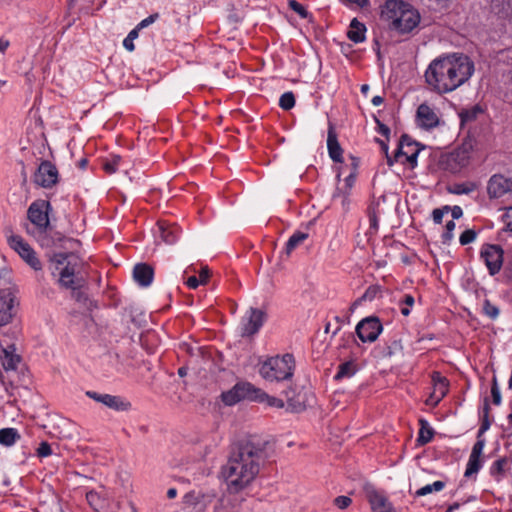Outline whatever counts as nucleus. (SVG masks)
I'll return each mask as SVG.
<instances>
[{
	"mask_svg": "<svg viewBox=\"0 0 512 512\" xmlns=\"http://www.w3.org/2000/svg\"><path fill=\"white\" fill-rule=\"evenodd\" d=\"M295 370V359L292 354L274 356L264 361L260 368V375L267 381H284L292 378Z\"/></svg>",
	"mask_w": 512,
	"mask_h": 512,
	"instance_id": "39448f33",
	"label": "nucleus"
},
{
	"mask_svg": "<svg viewBox=\"0 0 512 512\" xmlns=\"http://www.w3.org/2000/svg\"><path fill=\"white\" fill-rule=\"evenodd\" d=\"M357 371V366L353 361H347L339 365L338 371L334 376L335 380L351 378Z\"/></svg>",
	"mask_w": 512,
	"mask_h": 512,
	"instance_id": "bb28decb",
	"label": "nucleus"
},
{
	"mask_svg": "<svg viewBox=\"0 0 512 512\" xmlns=\"http://www.w3.org/2000/svg\"><path fill=\"white\" fill-rule=\"evenodd\" d=\"M262 454L263 450L252 442L241 443L232 450L226 465L222 468L231 490H242L256 477Z\"/></svg>",
	"mask_w": 512,
	"mask_h": 512,
	"instance_id": "f03ea898",
	"label": "nucleus"
},
{
	"mask_svg": "<svg viewBox=\"0 0 512 512\" xmlns=\"http://www.w3.org/2000/svg\"><path fill=\"white\" fill-rule=\"evenodd\" d=\"M503 249L499 245L486 244L482 247L480 257L484 260L490 275L497 274L503 263Z\"/></svg>",
	"mask_w": 512,
	"mask_h": 512,
	"instance_id": "9d476101",
	"label": "nucleus"
},
{
	"mask_svg": "<svg viewBox=\"0 0 512 512\" xmlns=\"http://www.w3.org/2000/svg\"><path fill=\"white\" fill-rule=\"evenodd\" d=\"M487 191L490 198H500L512 192V179L503 175H493L488 182Z\"/></svg>",
	"mask_w": 512,
	"mask_h": 512,
	"instance_id": "f3484780",
	"label": "nucleus"
},
{
	"mask_svg": "<svg viewBox=\"0 0 512 512\" xmlns=\"http://www.w3.org/2000/svg\"><path fill=\"white\" fill-rule=\"evenodd\" d=\"M86 499L88 503L95 509L98 510L97 502L99 500V496L96 492L90 491L86 494Z\"/></svg>",
	"mask_w": 512,
	"mask_h": 512,
	"instance_id": "3c124183",
	"label": "nucleus"
},
{
	"mask_svg": "<svg viewBox=\"0 0 512 512\" xmlns=\"http://www.w3.org/2000/svg\"><path fill=\"white\" fill-rule=\"evenodd\" d=\"M52 454L51 446L47 442L40 443L37 449V455L39 457H48Z\"/></svg>",
	"mask_w": 512,
	"mask_h": 512,
	"instance_id": "49530a36",
	"label": "nucleus"
},
{
	"mask_svg": "<svg viewBox=\"0 0 512 512\" xmlns=\"http://www.w3.org/2000/svg\"><path fill=\"white\" fill-rule=\"evenodd\" d=\"M210 277V270L207 266L202 267L198 279L201 284H206Z\"/></svg>",
	"mask_w": 512,
	"mask_h": 512,
	"instance_id": "5fc2aeb1",
	"label": "nucleus"
},
{
	"mask_svg": "<svg viewBox=\"0 0 512 512\" xmlns=\"http://www.w3.org/2000/svg\"><path fill=\"white\" fill-rule=\"evenodd\" d=\"M351 4H356L359 7H364L369 4V0H347Z\"/></svg>",
	"mask_w": 512,
	"mask_h": 512,
	"instance_id": "680f3d73",
	"label": "nucleus"
},
{
	"mask_svg": "<svg viewBox=\"0 0 512 512\" xmlns=\"http://www.w3.org/2000/svg\"><path fill=\"white\" fill-rule=\"evenodd\" d=\"M139 31L138 29H132L127 37L123 40V46L128 51L132 52L135 49L134 40L138 37Z\"/></svg>",
	"mask_w": 512,
	"mask_h": 512,
	"instance_id": "58836bf2",
	"label": "nucleus"
},
{
	"mask_svg": "<svg viewBox=\"0 0 512 512\" xmlns=\"http://www.w3.org/2000/svg\"><path fill=\"white\" fill-rule=\"evenodd\" d=\"M48 207L49 202L41 200L33 202L28 208V219L40 230H45L49 225Z\"/></svg>",
	"mask_w": 512,
	"mask_h": 512,
	"instance_id": "ddd939ff",
	"label": "nucleus"
},
{
	"mask_svg": "<svg viewBox=\"0 0 512 512\" xmlns=\"http://www.w3.org/2000/svg\"><path fill=\"white\" fill-rule=\"evenodd\" d=\"M352 500L347 496H338L334 499V504L339 509H345L351 504Z\"/></svg>",
	"mask_w": 512,
	"mask_h": 512,
	"instance_id": "8fccbe9b",
	"label": "nucleus"
},
{
	"mask_svg": "<svg viewBox=\"0 0 512 512\" xmlns=\"http://www.w3.org/2000/svg\"><path fill=\"white\" fill-rule=\"evenodd\" d=\"M510 460L506 457L497 459L490 467L491 476L497 481H501L508 469Z\"/></svg>",
	"mask_w": 512,
	"mask_h": 512,
	"instance_id": "b1692460",
	"label": "nucleus"
},
{
	"mask_svg": "<svg viewBox=\"0 0 512 512\" xmlns=\"http://www.w3.org/2000/svg\"><path fill=\"white\" fill-rule=\"evenodd\" d=\"M402 343L399 339H390L383 346L376 348L379 357L390 358L402 351Z\"/></svg>",
	"mask_w": 512,
	"mask_h": 512,
	"instance_id": "4be33fe9",
	"label": "nucleus"
},
{
	"mask_svg": "<svg viewBox=\"0 0 512 512\" xmlns=\"http://www.w3.org/2000/svg\"><path fill=\"white\" fill-rule=\"evenodd\" d=\"M57 181V168L49 161L41 162L34 175V182L41 187L51 188Z\"/></svg>",
	"mask_w": 512,
	"mask_h": 512,
	"instance_id": "4468645a",
	"label": "nucleus"
},
{
	"mask_svg": "<svg viewBox=\"0 0 512 512\" xmlns=\"http://www.w3.org/2000/svg\"><path fill=\"white\" fill-rule=\"evenodd\" d=\"M8 45V41L0 39V52H4L7 49Z\"/></svg>",
	"mask_w": 512,
	"mask_h": 512,
	"instance_id": "774afa93",
	"label": "nucleus"
},
{
	"mask_svg": "<svg viewBox=\"0 0 512 512\" xmlns=\"http://www.w3.org/2000/svg\"><path fill=\"white\" fill-rule=\"evenodd\" d=\"M259 395L262 394L253 384L249 382H240L232 389L223 392L221 398L226 405L231 406L244 399L252 401V399L259 398Z\"/></svg>",
	"mask_w": 512,
	"mask_h": 512,
	"instance_id": "6e6552de",
	"label": "nucleus"
},
{
	"mask_svg": "<svg viewBox=\"0 0 512 512\" xmlns=\"http://www.w3.org/2000/svg\"><path fill=\"white\" fill-rule=\"evenodd\" d=\"M177 226L178 225L175 222L162 219V240L167 243H173L179 234Z\"/></svg>",
	"mask_w": 512,
	"mask_h": 512,
	"instance_id": "393cba45",
	"label": "nucleus"
},
{
	"mask_svg": "<svg viewBox=\"0 0 512 512\" xmlns=\"http://www.w3.org/2000/svg\"><path fill=\"white\" fill-rule=\"evenodd\" d=\"M371 102L374 106H379L384 102V99L382 96L377 95L372 98Z\"/></svg>",
	"mask_w": 512,
	"mask_h": 512,
	"instance_id": "0e129e2a",
	"label": "nucleus"
},
{
	"mask_svg": "<svg viewBox=\"0 0 512 512\" xmlns=\"http://www.w3.org/2000/svg\"><path fill=\"white\" fill-rule=\"evenodd\" d=\"M482 467L481 457H477L474 455L469 456L465 477H471L473 474H476Z\"/></svg>",
	"mask_w": 512,
	"mask_h": 512,
	"instance_id": "473e14b6",
	"label": "nucleus"
},
{
	"mask_svg": "<svg viewBox=\"0 0 512 512\" xmlns=\"http://www.w3.org/2000/svg\"><path fill=\"white\" fill-rule=\"evenodd\" d=\"M20 436L14 428H3L0 430V443L5 446L13 445Z\"/></svg>",
	"mask_w": 512,
	"mask_h": 512,
	"instance_id": "cd10ccee",
	"label": "nucleus"
},
{
	"mask_svg": "<svg viewBox=\"0 0 512 512\" xmlns=\"http://www.w3.org/2000/svg\"><path fill=\"white\" fill-rule=\"evenodd\" d=\"M473 191V186L467 184L457 185L454 189V193L456 194H469Z\"/></svg>",
	"mask_w": 512,
	"mask_h": 512,
	"instance_id": "864d4df0",
	"label": "nucleus"
},
{
	"mask_svg": "<svg viewBox=\"0 0 512 512\" xmlns=\"http://www.w3.org/2000/svg\"><path fill=\"white\" fill-rule=\"evenodd\" d=\"M417 121L420 127L424 129H432L439 124L437 113L426 103H422L417 108Z\"/></svg>",
	"mask_w": 512,
	"mask_h": 512,
	"instance_id": "a211bd4d",
	"label": "nucleus"
},
{
	"mask_svg": "<svg viewBox=\"0 0 512 512\" xmlns=\"http://www.w3.org/2000/svg\"><path fill=\"white\" fill-rule=\"evenodd\" d=\"M289 7L297 13L301 18L305 19L308 16L307 10L304 8L302 4L297 2L296 0L289 1Z\"/></svg>",
	"mask_w": 512,
	"mask_h": 512,
	"instance_id": "37998d69",
	"label": "nucleus"
},
{
	"mask_svg": "<svg viewBox=\"0 0 512 512\" xmlns=\"http://www.w3.org/2000/svg\"><path fill=\"white\" fill-rule=\"evenodd\" d=\"M445 487V483L443 481H435L432 484H427L422 488L418 489L415 493L416 496H425L432 492H439Z\"/></svg>",
	"mask_w": 512,
	"mask_h": 512,
	"instance_id": "72a5a7b5",
	"label": "nucleus"
},
{
	"mask_svg": "<svg viewBox=\"0 0 512 512\" xmlns=\"http://www.w3.org/2000/svg\"><path fill=\"white\" fill-rule=\"evenodd\" d=\"M451 214H452L453 219H458V218L462 217L463 211H462L461 207L454 206L451 209Z\"/></svg>",
	"mask_w": 512,
	"mask_h": 512,
	"instance_id": "13d9d810",
	"label": "nucleus"
},
{
	"mask_svg": "<svg viewBox=\"0 0 512 512\" xmlns=\"http://www.w3.org/2000/svg\"><path fill=\"white\" fill-rule=\"evenodd\" d=\"M450 210V207L449 206H444L442 208H436L433 210L432 212V218H433V221L436 223V224H441L442 223V219H443V216L445 213H448Z\"/></svg>",
	"mask_w": 512,
	"mask_h": 512,
	"instance_id": "c03bdc74",
	"label": "nucleus"
},
{
	"mask_svg": "<svg viewBox=\"0 0 512 512\" xmlns=\"http://www.w3.org/2000/svg\"><path fill=\"white\" fill-rule=\"evenodd\" d=\"M492 400L495 405H499L501 403V395L498 387L496 377L493 378L492 387H491Z\"/></svg>",
	"mask_w": 512,
	"mask_h": 512,
	"instance_id": "a18cd8bd",
	"label": "nucleus"
},
{
	"mask_svg": "<svg viewBox=\"0 0 512 512\" xmlns=\"http://www.w3.org/2000/svg\"><path fill=\"white\" fill-rule=\"evenodd\" d=\"M421 428L419 430V435L417 441L420 445H425L429 443L433 438V430L430 428L426 421L421 420Z\"/></svg>",
	"mask_w": 512,
	"mask_h": 512,
	"instance_id": "2f4dec72",
	"label": "nucleus"
},
{
	"mask_svg": "<svg viewBox=\"0 0 512 512\" xmlns=\"http://www.w3.org/2000/svg\"><path fill=\"white\" fill-rule=\"evenodd\" d=\"M266 320L264 311L257 308H250L242 320L241 335L250 337L258 333Z\"/></svg>",
	"mask_w": 512,
	"mask_h": 512,
	"instance_id": "9b49d317",
	"label": "nucleus"
},
{
	"mask_svg": "<svg viewBox=\"0 0 512 512\" xmlns=\"http://www.w3.org/2000/svg\"><path fill=\"white\" fill-rule=\"evenodd\" d=\"M121 163L122 158L119 155H112L110 158L104 160L102 166L104 171L111 175L119 170Z\"/></svg>",
	"mask_w": 512,
	"mask_h": 512,
	"instance_id": "c756f323",
	"label": "nucleus"
},
{
	"mask_svg": "<svg viewBox=\"0 0 512 512\" xmlns=\"http://www.w3.org/2000/svg\"><path fill=\"white\" fill-rule=\"evenodd\" d=\"M365 32V25L354 18L350 23L347 36L354 43H361L365 40Z\"/></svg>",
	"mask_w": 512,
	"mask_h": 512,
	"instance_id": "5701e85b",
	"label": "nucleus"
},
{
	"mask_svg": "<svg viewBox=\"0 0 512 512\" xmlns=\"http://www.w3.org/2000/svg\"><path fill=\"white\" fill-rule=\"evenodd\" d=\"M177 495V490L175 488H170L168 491H167V497L169 499H173L175 498Z\"/></svg>",
	"mask_w": 512,
	"mask_h": 512,
	"instance_id": "338daca9",
	"label": "nucleus"
},
{
	"mask_svg": "<svg viewBox=\"0 0 512 512\" xmlns=\"http://www.w3.org/2000/svg\"><path fill=\"white\" fill-rule=\"evenodd\" d=\"M455 229V223L454 221H449L446 223L445 231L442 234V242L444 244H449L450 241L453 239V230Z\"/></svg>",
	"mask_w": 512,
	"mask_h": 512,
	"instance_id": "79ce46f5",
	"label": "nucleus"
},
{
	"mask_svg": "<svg viewBox=\"0 0 512 512\" xmlns=\"http://www.w3.org/2000/svg\"><path fill=\"white\" fill-rule=\"evenodd\" d=\"M477 237V232L473 229L465 230L459 238V242L461 245H467L475 241Z\"/></svg>",
	"mask_w": 512,
	"mask_h": 512,
	"instance_id": "ea45409f",
	"label": "nucleus"
},
{
	"mask_svg": "<svg viewBox=\"0 0 512 512\" xmlns=\"http://www.w3.org/2000/svg\"><path fill=\"white\" fill-rule=\"evenodd\" d=\"M391 28L400 33H409L420 23V15L410 4L403 1L387 0L381 13Z\"/></svg>",
	"mask_w": 512,
	"mask_h": 512,
	"instance_id": "7ed1b4c3",
	"label": "nucleus"
},
{
	"mask_svg": "<svg viewBox=\"0 0 512 512\" xmlns=\"http://www.w3.org/2000/svg\"><path fill=\"white\" fill-rule=\"evenodd\" d=\"M279 106L283 110H290L295 106V96L292 92H285L279 99Z\"/></svg>",
	"mask_w": 512,
	"mask_h": 512,
	"instance_id": "c9c22d12",
	"label": "nucleus"
},
{
	"mask_svg": "<svg viewBox=\"0 0 512 512\" xmlns=\"http://www.w3.org/2000/svg\"><path fill=\"white\" fill-rule=\"evenodd\" d=\"M157 19H158L157 13L151 14L147 18L143 19L140 23H138V25L135 28L138 29V31H140L141 29L148 27L149 25L154 23Z\"/></svg>",
	"mask_w": 512,
	"mask_h": 512,
	"instance_id": "de8ad7c7",
	"label": "nucleus"
},
{
	"mask_svg": "<svg viewBox=\"0 0 512 512\" xmlns=\"http://www.w3.org/2000/svg\"><path fill=\"white\" fill-rule=\"evenodd\" d=\"M308 233H304L301 231L295 232L287 241L284 253L286 256H290V254L298 247L300 246L307 238Z\"/></svg>",
	"mask_w": 512,
	"mask_h": 512,
	"instance_id": "a878e982",
	"label": "nucleus"
},
{
	"mask_svg": "<svg viewBox=\"0 0 512 512\" xmlns=\"http://www.w3.org/2000/svg\"><path fill=\"white\" fill-rule=\"evenodd\" d=\"M377 126H378V132L385 136L386 138H389L390 135V129L387 125L381 123L379 120H376Z\"/></svg>",
	"mask_w": 512,
	"mask_h": 512,
	"instance_id": "4d7b16f0",
	"label": "nucleus"
},
{
	"mask_svg": "<svg viewBox=\"0 0 512 512\" xmlns=\"http://www.w3.org/2000/svg\"><path fill=\"white\" fill-rule=\"evenodd\" d=\"M433 391L426 400V404L436 406L447 394L449 382L439 372L432 374Z\"/></svg>",
	"mask_w": 512,
	"mask_h": 512,
	"instance_id": "dca6fc26",
	"label": "nucleus"
},
{
	"mask_svg": "<svg viewBox=\"0 0 512 512\" xmlns=\"http://www.w3.org/2000/svg\"><path fill=\"white\" fill-rule=\"evenodd\" d=\"M383 330L380 319L376 316H368L356 325L355 332L362 342L372 343L377 340Z\"/></svg>",
	"mask_w": 512,
	"mask_h": 512,
	"instance_id": "1a4fd4ad",
	"label": "nucleus"
},
{
	"mask_svg": "<svg viewBox=\"0 0 512 512\" xmlns=\"http://www.w3.org/2000/svg\"><path fill=\"white\" fill-rule=\"evenodd\" d=\"M6 237L10 248L17 252L27 264L35 270L41 269V262L36 257L34 250L20 235H16L9 230Z\"/></svg>",
	"mask_w": 512,
	"mask_h": 512,
	"instance_id": "423d86ee",
	"label": "nucleus"
},
{
	"mask_svg": "<svg viewBox=\"0 0 512 512\" xmlns=\"http://www.w3.org/2000/svg\"><path fill=\"white\" fill-rule=\"evenodd\" d=\"M474 73V63L464 54L453 53L434 59L425 72L429 87L446 94L466 83Z\"/></svg>",
	"mask_w": 512,
	"mask_h": 512,
	"instance_id": "f257e3e1",
	"label": "nucleus"
},
{
	"mask_svg": "<svg viewBox=\"0 0 512 512\" xmlns=\"http://www.w3.org/2000/svg\"><path fill=\"white\" fill-rule=\"evenodd\" d=\"M16 314L15 297L10 290H0V327L8 325Z\"/></svg>",
	"mask_w": 512,
	"mask_h": 512,
	"instance_id": "2eb2a0df",
	"label": "nucleus"
},
{
	"mask_svg": "<svg viewBox=\"0 0 512 512\" xmlns=\"http://www.w3.org/2000/svg\"><path fill=\"white\" fill-rule=\"evenodd\" d=\"M420 151L419 143L404 134L401 136L395 151V160L401 164H408L410 168L414 169L417 166Z\"/></svg>",
	"mask_w": 512,
	"mask_h": 512,
	"instance_id": "0eeeda50",
	"label": "nucleus"
},
{
	"mask_svg": "<svg viewBox=\"0 0 512 512\" xmlns=\"http://www.w3.org/2000/svg\"><path fill=\"white\" fill-rule=\"evenodd\" d=\"M504 225H505V231L512 232V207H509L505 214L502 217Z\"/></svg>",
	"mask_w": 512,
	"mask_h": 512,
	"instance_id": "09e8293b",
	"label": "nucleus"
},
{
	"mask_svg": "<svg viewBox=\"0 0 512 512\" xmlns=\"http://www.w3.org/2000/svg\"><path fill=\"white\" fill-rule=\"evenodd\" d=\"M483 112L482 108L479 105H474L468 109H463L459 113V117L461 119V123L465 124L471 121H474L479 114Z\"/></svg>",
	"mask_w": 512,
	"mask_h": 512,
	"instance_id": "c85d7f7f",
	"label": "nucleus"
},
{
	"mask_svg": "<svg viewBox=\"0 0 512 512\" xmlns=\"http://www.w3.org/2000/svg\"><path fill=\"white\" fill-rule=\"evenodd\" d=\"M257 390L263 394V395H259V398L257 399H252V401H256V402H266L268 406L270 407H276V408H283L284 407V402L283 400L279 399V398H276L274 396H269L267 393H265L262 389L260 388H257Z\"/></svg>",
	"mask_w": 512,
	"mask_h": 512,
	"instance_id": "7c9ffc66",
	"label": "nucleus"
},
{
	"mask_svg": "<svg viewBox=\"0 0 512 512\" xmlns=\"http://www.w3.org/2000/svg\"><path fill=\"white\" fill-rule=\"evenodd\" d=\"M15 350L14 345L1 349L0 362L6 372L15 371L21 360L20 356L15 353Z\"/></svg>",
	"mask_w": 512,
	"mask_h": 512,
	"instance_id": "aec40b11",
	"label": "nucleus"
},
{
	"mask_svg": "<svg viewBox=\"0 0 512 512\" xmlns=\"http://www.w3.org/2000/svg\"><path fill=\"white\" fill-rule=\"evenodd\" d=\"M414 303V297L411 294H405L402 299L399 300L401 314L408 316L410 314V307H412Z\"/></svg>",
	"mask_w": 512,
	"mask_h": 512,
	"instance_id": "f704fd0d",
	"label": "nucleus"
},
{
	"mask_svg": "<svg viewBox=\"0 0 512 512\" xmlns=\"http://www.w3.org/2000/svg\"><path fill=\"white\" fill-rule=\"evenodd\" d=\"M86 395L90 399L102 403L106 407L118 412L129 411L132 407L130 401L122 396L101 394L95 391H87Z\"/></svg>",
	"mask_w": 512,
	"mask_h": 512,
	"instance_id": "f8f14e48",
	"label": "nucleus"
},
{
	"mask_svg": "<svg viewBox=\"0 0 512 512\" xmlns=\"http://www.w3.org/2000/svg\"><path fill=\"white\" fill-rule=\"evenodd\" d=\"M379 292L380 289L378 286H369L364 294L356 301V304L361 303L362 301L374 300Z\"/></svg>",
	"mask_w": 512,
	"mask_h": 512,
	"instance_id": "4c0bfd02",
	"label": "nucleus"
},
{
	"mask_svg": "<svg viewBox=\"0 0 512 512\" xmlns=\"http://www.w3.org/2000/svg\"><path fill=\"white\" fill-rule=\"evenodd\" d=\"M385 157H386V161H387L388 166H393V164L395 162H397L395 160V155L392 157V156L389 155V153H387V154H385Z\"/></svg>",
	"mask_w": 512,
	"mask_h": 512,
	"instance_id": "69168bd1",
	"label": "nucleus"
},
{
	"mask_svg": "<svg viewBox=\"0 0 512 512\" xmlns=\"http://www.w3.org/2000/svg\"><path fill=\"white\" fill-rule=\"evenodd\" d=\"M351 172H354L356 174L357 168L359 166V159L356 157L351 156Z\"/></svg>",
	"mask_w": 512,
	"mask_h": 512,
	"instance_id": "052dcab7",
	"label": "nucleus"
},
{
	"mask_svg": "<svg viewBox=\"0 0 512 512\" xmlns=\"http://www.w3.org/2000/svg\"><path fill=\"white\" fill-rule=\"evenodd\" d=\"M327 148L330 158L336 163L343 162V149L341 148L337 134L332 126L329 127L327 135Z\"/></svg>",
	"mask_w": 512,
	"mask_h": 512,
	"instance_id": "412c9836",
	"label": "nucleus"
},
{
	"mask_svg": "<svg viewBox=\"0 0 512 512\" xmlns=\"http://www.w3.org/2000/svg\"><path fill=\"white\" fill-rule=\"evenodd\" d=\"M53 273H58V283L66 289L76 290L83 284L79 275L81 262L73 253L59 252L51 258Z\"/></svg>",
	"mask_w": 512,
	"mask_h": 512,
	"instance_id": "20e7f679",
	"label": "nucleus"
},
{
	"mask_svg": "<svg viewBox=\"0 0 512 512\" xmlns=\"http://www.w3.org/2000/svg\"><path fill=\"white\" fill-rule=\"evenodd\" d=\"M133 279L141 287H149L154 279V269L146 263H138L133 268Z\"/></svg>",
	"mask_w": 512,
	"mask_h": 512,
	"instance_id": "6ab92c4d",
	"label": "nucleus"
},
{
	"mask_svg": "<svg viewBox=\"0 0 512 512\" xmlns=\"http://www.w3.org/2000/svg\"><path fill=\"white\" fill-rule=\"evenodd\" d=\"M371 504L375 512L391 507L386 498L380 495H375L371 500Z\"/></svg>",
	"mask_w": 512,
	"mask_h": 512,
	"instance_id": "e433bc0d",
	"label": "nucleus"
},
{
	"mask_svg": "<svg viewBox=\"0 0 512 512\" xmlns=\"http://www.w3.org/2000/svg\"><path fill=\"white\" fill-rule=\"evenodd\" d=\"M484 448V441L478 440L472 448L471 455L481 457Z\"/></svg>",
	"mask_w": 512,
	"mask_h": 512,
	"instance_id": "603ef678",
	"label": "nucleus"
},
{
	"mask_svg": "<svg viewBox=\"0 0 512 512\" xmlns=\"http://www.w3.org/2000/svg\"><path fill=\"white\" fill-rule=\"evenodd\" d=\"M355 173L354 172H350L349 175L345 178V182H346V185L350 188L352 187L353 183H354V180H355Z\"/></svg>",
	"mask_w": 512,
	"mask_h": 512,
	"instance_id": "bf43d9fd",
	"label": "nucleus"
},
{
	"mask_svg": "<svg viewBox=\"0 0 512 512\" xmlns=\"http://www.w3.org/2000/svg\"><path fill=\"white\" fill-rule=\"evenodd\" d=\"M377 143L380 145L381 147V150L383 151L384 154H387L389 153L388 150H389V147H388V144L383 141V140H380V139H376Z\"/></svg>",
	"mask_w": 512,
	"mask_h": 512,
	"instance_id": "e2e57ef3",
	"label": "nucleus"
},
{
	"mask_svg": "<svg viewBox=\"0 0 512 512\" xmlns=\"http://www.w3.org/2000/svg\"><path fill=\"white\" fill-rule=\"evenodd\" d=\"M201 284L200 280L196 276H190L186 280V285L190 289H196Z\"/></svg>",
	"mask_w": 512,
	"mask_h": 512,
	"instance_id": "6e6d98bb",
	"label": "nucleus"
},
{
	"mask_svg": "<svg viewBox=\"0 0 512 512\" xmlns=\"http://www.w3.org/2000/svg\"><path fill=\"white\" fill-rule=\"evenodd\" d=\"M483 311L491 319H495L499 315V309L495 305L491 304L490 301L485 300L483 304Z\"/></svg>",
	"mask_w": 512,
	"mask_h": 512,
	"instance_id": "a19ab883",
	"label": "nucleus"
}]
</instances>
